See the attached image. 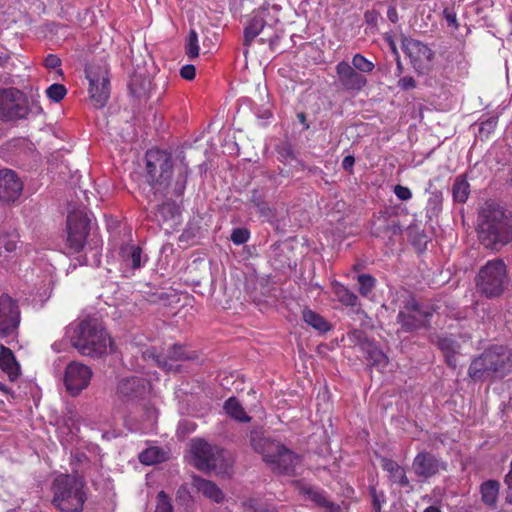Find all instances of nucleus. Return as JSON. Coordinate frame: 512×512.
I'll return each mask as SVG.
<instances>
[{"label": "nucleus", "instance_id": "49", "mask_svg": "<svg viewBox=\"0 0 512 512\" xmlns=\"http://www.w3.org/2000/svg\"><path fill=\"white\" fill-rule=\"evenodd\" d=\"M497 125V117H490L480 124L479 132L481 135L488 136Z\"/></svg>", "mask_w": 512, "mask_h": 512}, {"label": "nucleus", "instance_id": "57", "mask_svg": "<svg viewBox=\"0 0 512 512\" xmlns=\"http://www.w3.org/2000/svg\"><path fill=\"white\" fill-rule=\"evenodd\" d=\"M221 451H222L221 448L214 446V451H212V455H210V459L207 461L208 465H207V470L205 472L212 471V463L217 462V459H218L217 456H220Z\"/></svg>", "mask_w": 512, "mask_h": 512}, {"label": "nucleus", "instance_id": "60", "mask_svg": "<svg viewBox=\"0 0 512 512\" xmlns=\"http://www.w3.org/2000/svg\"><path fill=\"white\" fill-rule=\"evenodd\" d=\"M379 14L376 11H366L364 14L368 24H376Z\"/></svg>", "mask_w": 512, "mask_h": 512}, {"label": "nucleus", "instance_id": "39", "mask_svg": "<svg viewBox=\"0 0 512 512\" xmlns=\"http://www.w3.org/2000/svg\"><path fill=\"white\" fill-rule=\"evenodd\" d=\"M302 493L307 495L310 500L321 507L328 508L331 511L335 508L334 503L330 502L321 491L316 490L313 487H303Z\"/></svg>", "mask_w": 512, "mask_h": 512}, {"label": "nucleus", "instance_id": "6", "mask_svg": "<svg viewBox=\"0 0 512 512\" xmlns=\"http://www.w3.org/2000/svg\"><path fill=\"white\" fill-rule=\"evenodd\" d=\"M508 284L506 265L501 259L488 261L478 272L476 286L487 298L500 296Z\"/></svg>", "mask_w": 512, "mask_h": 512}, {"label": "nucleus", "instance_id": "50", "mask_svg": "<svg viewBox=\"0 0 512 512\" xmlns=\"http://www.w3.org/2000/svg\"><path fill=\"white\" fill-rule=\"evenodd\" d=\"M256 208L262 217H264L267 221L272 222L275 214L265 201L260 203Z\"/></svg>", "mask_w": 512, "mask_h": 512}, {"label": "nucleus", "instance_id": "27", "mask_svg": "<svg viewBox=\"0 0 512 512\" xmlns=\"http://www.w3.org/2000/svg\"><path fill=\"white\" fill-rule=\"evenodd\" d=\"M151 80L142 74L135 73L128 84L130 94L139 99H146L151 93Z\"/></svg>", "mask_w": 512, "mask_h": 512}, {"label": "nucleus", "instance_id": "40", "mask_svg": "<svg viewBox=\"0 0 512 512\" xmlns=\"http://www.w3.org/2000/svg\"><path fill=\"white\" fill-rule=\"evenodd\" d=\"M407 233L412 244L419 250L423 249L428 243V236L418 225H410L407 229Z\"/></svg>", "mask_w": 512, "mask_h": 512}, {"label": "nucleus", "instance_id": "7", "mask_svg": "<svg viewBox=\"0 0 512 512\" xmlns=\"http://www.w3.org/2000/svg\"><path fill=\"white\" fill-rule=\"evenodd\" d=\"M434 311L433 306L419 303L414 298H410L405 302L403 309L399 311L397 322L402 331L413 332L428 327Z\"/></svg>", "mask_w": 512, "mask_h": 512}, {"label": "nucleus", "instance_id": "63", "mask_svg": "<svg viewBox=\"0 0 512 512\" xmlns=\"http://www.w3.org/2000/svg\"><path fill=\"white\" fill-rule=\"evenodd\" d=\"M387 17L393 23H396L398 21V13L394 6H390L388 8Z\"/></svg>", "mask_w": 512, "mask_h": 512}, {"label": "nucleus", "instance_id": "46", "mask_svg": "<svg viewBox=\"0 0 512 512\" xmlns=\"http://www.w3.org/2000/svg\"><path fill=\"white\" fill-rule=\"evenodd\" d=\"M46 94L54 102H60L67 94V90L64 85L55 83L47 88Z\"/></svg>", "mask_w": 512, "mask_h": 512}, {"label": "nucleus", "instance_id": "58", "mask_svg": "<svg viewBox=\"0 0 512 512\" xmlns=\"http://www.w3.org/2000/svg\"><path fill=\"white\" fill-rule=\"evenodd\" d=\"M442 197L440 192L432 193V197L429 199V204L433 205V210L438 211L440 209Z\"/></svg>", "mask_w": 512, "mask_h": 512}, {"label": "nucleus", "instance_id": "55", "mask_svg": "<svg viewBox=\"0 0 512 512\" xmlns=\"http://www.w3.org/2000/svg\"><path fill=\"white\" fill-rule=\"evenodd\" d=\"M168 299H169L168 293L160 291V292H155V293L151 294L148 298V301L156 304V303H162V302L166 303V301Z\"/></svg>", "mask_w": 512, "mask_h": 512}, {"label": "nucleus", "instance_id": "37", "mask_svg": "<svg viewBox=\"0 0 512 512\" xmlns=\"http://www.w3.org/2000/svg\"><path fill=\"white\" fill-rule=\"evenodd\" d=\"M470 185L463 176L455 179L452 186L453 199L459 203H464L469 196Z\"/></svg>", "mask_w": 512, "mask_h": 512}, {"label": "nucleus", "instance_id": "12", "mask_svg": "<svg viewBox=\"0 0 512 512\" xmlns=\"http://www.w3.org/2000/svg\"><path fill=\"white\" fill-rule=\"evenodd\" d=\"M402 47L415 71L418 74H427L434 56L433 51L424 43L412 38H405Z\"/></svg>", "mask_w": 512, "mask_h": 512}, {"label": "nucleus", "instance_id": "22", "mask_svg": "<svg viewBox=\"0 0 512 512\" xmlns=\"http://www.w3.org/2000/svg\"><path fill=\"white\" fill-rule=\"evenodd\" d=\"M436 345L443 353L447 365L456 369L457 356L460 355L461 350L459 342L452 336H438Z\"/></svg>", "mask_w": 512, "mask_h": 512}, {"label": "nucleus", "instance_id": "54", "mask_svg": "<svg viewBox=\"0 0 512 512\" xmlns=\"http://www.w3.org/2000/svg\"><path fill=\"white\" fill-rule=\"evenodd\" d=\"M398 86L403 90H409L416 87V81L411 76H406L398 81Z\"/></svg>", "mask_w": 512, "mask_h": 512}, {"label": "nucleus", "instance_id": "59", "mask_svg": "<svg viewBox=\"0 0 512 512\" xmlns=\"http://www.w3.org/2000/svg\"><path fill=\"white\" fill-rule=\"evenodd\" d=\"M444 14V17L448 23L449 26H454V27H457V18H456V14L454 12H451L447 9L444 10L443 12Z\"/></svg>", "mask_w": 512, "mask_h": 512}, {"label": "nucleus", "instance_id": "52", "mask_svg": "<svg viewBox=\"0 0 512 512\" xmlns=\"http://www.w3.org/2000/svg\"><path fill=\"white\" fill-rule=\"evenodd\" d=\"M394 193L400 200H409L412 197V193L409 188L402 186V185H396L394 187Z\"/></svg>", "mask_w": 512, "mask_h": 512}, {"label": "nucleus", "instance_id": "3", "mask_svg": "<svg viewBox=\"0 0 512 512\" xmlns=\"http://www.w3.org/2000/svg\"><path fill=\"white\" fill-rule=\"evenodd\" d=\"M478 238L486 248L496 251L512 241V219L500 205L485 203L479 215Z\"/></svg>", "mask_w": 512, "mask_h": 512}, {"label": "nucleus", "instance_id": "4", "mask_svg": "<svg viewBox=\"0 0 512 512\" xmlns=\"http://www.w3.org/2000/svg\"><path fill=\"white\" fill-rule=\"evenodd\" d=\"M71 345L83 356L101 358L108 353L112 341L97 318H85L66 332Z\"/></svg>", "mask_w": 512, "mask_h": 512}, {"label": "nucleus", "instance_id": "38", "mask_svg": "<svg viewBox=\"0 0 512 512\" xmlns=\"http://www.w3.org/2000/svg\"><path fill=\"white\" fill-rule=\"evenodd\" d=\"M165 460V453L159 447H150L139 454V461L145 465H153Z\"/></svg>", "mask_w": 512, "mask_h": 512}, {"label": "nucleus", "instance_id": "19", "mask_svg": "<svg viewBox=\"0 0 512 512\" xmlns=\"http://www.w3.org/2000/svg\"><path fill=\"white\" fill-rule=\"evenodd\" d=\"M490 358L494 377H504L512 369V352L504 346H492L485 350Z\"/></svg>", "mask_w": 512, "mask_h": 512}, {"label": "nucleus", "instance_id": "31", "mask_svg": "<svg viewBox=\"0 0 512 512\" xmlns=\"http://www.w3.org/2000/svg\"><path fill=\"white\" fill-rule=\"evenodd\" d=\"M362 352L366 354V358L372 366L384 368L388 365V356L379 348L374 339L369 343V347Z\"/></svg>", "mask_w": 512, "mask_h": 512}, {"label": "nucleus", "instance_id": "1", "mask_svg": "<svg viewBox=\"0 0 512 512\" xmlns=\"http://www.w3.org/2000/svg\"><path fill=\"white\" fill-rule=\"evenodd\" d=\"M146 159V177L151 185L155 196H176L179 197L184 193L186 188L188 171L187 167L179 169L175 181L170 182L173 161L165 151L149 150L145 155Z\"/></svg>", "mask_w": 512, "mask_h": 512}, {"label": "nucleus", "instance_id": "8", "mask_svg": "<svg viewBox=\"0 0 512 512\" xmlns=\"http://www.w3.org/2000/svg\"><path fill=\"white\" fill-rule=\"evenodd\" d=\"M30 107L24 94L15 88L0 89V119L18 120L26 118Z\"/></svg>", "mask_w": 512, "mask_h": 512}, {"label": "nucleus", "instance_id": "14", "mask_svg": "<svg viewBox=\"0 0 512 512\" xmlns=\"http://www.w3.org/2000/svg\"><path fill=\"white\" fill-rule=\"evenodd\" d=\"M20 323V310L17 302L8 294L0 296V338L12 335Z\"/></svg>", "mask_w": 512, "mask_h": 512}, {"label": "nucleus", "instance_id": "25", "mask_svg": "<svg viewBox=\"0 0 512 512\" xmlns=\"http://www.w3.org/2000/svg\"><path fill=\"white\" fill-rule=\"evenodd\" d=\"M468 374L473 380H482L490 376L494 377L490 358L485 351L471 362Z\"/></svg>", "mask_w": 512, "mask_h": 512}, {"label": "nucleus", "instance_id": "36", "mask_svg": "<svg viewBox=\"0 0 512 512\" xmlns=\"http://www.w3.org/2000/svg\"><path fill=\"white\" fill-rule=\"evenodd\" d=\"M217 462L212 463V471L219 475L230 476L232 473L233 459L230 453L222 449L220 456H217Z\"/></svg>", "mask_w": 512, "mask_h": 512}, {"label": "nucleus", "instance_id": "11", "mask_svg": "<svg viewBox=\"0 0 512 512\" xmlns=\"http://www.w3.org/2000/svg\"><path fill=\"white\" fill-rule=\"evenodd\" d=\"M90 231V219L83 211H73L67 216V243L74 252H80Z\"/></svg>", "mask_w": 512, "mask_h": 512}, {"label": "nucleus", "instance_id": "33", "mask_svg": "<svg viewBox=\"0 0 512 512\" xmlns=\"http://www.w3.org/2000/svg\"><path fill=\"white\" fill-rule=\"evenodd\" d=\"M499 487L500 484L496 480H488L481 485V499L486 505L495 506L498 499Z\"/></svg>", "mask_w": 512, "mask_h": 512}, {"label": "nucleus", "instance_id": "13", "mask_svg": "<svg viewBox=\"0 0 512 512\" xmlns=\"http://www.w3.org/2000/svg\"><path fill=\"white\" fill-rule=\"evenodd\" d=\"M92 377V370L87 365L80 362H70L64 374V384L67 392L75 397L78 396L82 390L86 389Z\"/></svg>", "mask_w": 512, "mask_h": 512}, {"label": "nucleus", "instance_id": "41", "mask_svg": "<svg viewBox=\"0 0 512 512\" xmlns=\"http://www.w3.org/2000/svg\"><path fill=\"white\" fill-rule=\"evenodd\" d=\"M347 338L351 344L359 346L361 351L369 347V343L373 340L369 338L363 330L360 329H354L348 332Z\"/></svg>", "mask_w": 512, "mask_h": 512}, {"label": "nucleus", "instance_id": "56", "mask_svg": "<svg viewBox=\"0 0 512 512\" xmlns=\"http://www.w3.org/2000/svg\"><path fill=\"white\" fill-rule=\"evenodd\" d=\"M370 495L372 497V504L374 510H381V499L380 497H383V494L380 495L377 493L375 487H370Z\"/></svg>", "mask_w": 512, "mask_h": 512}, {"label": "nucleus", "instance_id": "20", "mask_svg": "<svg viewBox=\"0 0 512 512\" xmlns=\"http://www.w3.org/2000/svg\"><path fill=\"white\" fill-rule=\"evenodd\" d=\"M187 275L189 281L193 285L210 284L212 285L214 280L211 273V265L209 262L203 259L194 260L187 267Z\"/></svg>", "mask_w": 512, "mask_h": 512}, {"label": "nucleus", "instance_id": "47", "mask_svg": "<svg viewBox=\"0 0 512 512\" xmlns=\"http://www.w3.org/2000/svg\"><path fill=\"white\" fill-rule=\"evenodd\" d=\"M231 241L236 245H241L249 239V231L245 228H236L230 236Z\"/></svg>", "mask_w": 512, "mask_h": 512}, {"label": "nucleus", "instance_id": "5", "mask_svg": "<svg viewBox=\"0 0 512 512\" xmlns=\"http://www.w3.org/2000/svg\"><path fill=\"white\" fill-rule=\"evenodd\" d=\"M78 475L61 474L53 482V504L61 512H82L86 495Z\"/></svg>", "mask_w": 512, "mask_h": 512}, {"label": "nucleus", "instance_id": "53", "mask_svg": "<svg viewBox=\"0 0 512 512\" xmlns=\"http://www.w3.org/2000/svg\"><path fill=\"white\" fill-rule=\"evenodd\" d=\"M44 65L48 69H54L61 65V59L54 54H49L44 60Z\"/></svg>", "mask_w": 512, "mask_h": 512}, {"label": "nucleus", "instance_id": "42", "mask_svg": "<svg viewBox=\"0 0 512 512\" xmlns=\"http://www.w3.org/2000/svg\"><path fill=\"white\" fill-rule=\"evenodd\" d=\"M185 53L189 59L197 58L199 55L198 34L194 29H191L188 33Z\"/></svg>", "mask_w": 512, "mask_h": 512}, {"label": "nucleus", "instance_id": "2", "mask_svg": "<svg viewBox=\"0 0 512 512\" xmlns=\"http://www.w3.org/2000/svg\"><path fill=\"white\" fill-rule=\"evenodd\" d=\"M249 445L261 455L265 464L275 473L293 475L301 464V457L271 437L262 427H253L249 434Z\"/></svg>", "mask_w": 512, "mask_h": 512}, {"label": "nucleus", "instance_id": "51", "mask_svg": "<svg viewBox=\"0 0 512 512\" xmlns=\"http://www.w3.org/2000/svg\"><path fill=\"white\" fill-rule=\"evenodd\" d=\"M180 76L185 80H193L196 76V68L192 64L184 65L180 69Z\"/></svg>", "mask_w": 512, "mask_h": 512}, {"label": "nucleus", "instance_id": "44", "mask_svg": "<svg viewBox=\"0 0 512 512\" xmlns=\"http://www.w3.org/2000/svg\"><path fill=\"white\" fill-rule=\"evenodd\" d=\"M356 71L362 73H370L374 69V63L366 59L362 54H355L352 58V65Z\"/></svg>", "mask_w": 512, "mask_h": 512}, {"label": "nucleus", "instance_id": "62", "mask_svg": "<svg viewBox=\"0 0 512 512\" xmlns=\"http://www.w3.org/2000/svg\"><path fill=\"white\" fill-rule=\"evenodd\" d=\"M251 202L253 203V205L255 207H257L260 203L264 202L263 196L257 190H253L252 196H251Z\"/></svg>", "mask_w": 512, "mask_h": 512}, {"label": "nucleus", "instance_id": "45", "mask_svg": "<svg viewBox=\"0 0 512 512\" xmlns=\"http://www.w3.org/2000/svg\"><path fill=\"white\" fill-rule=\"evenodd\" d=\"M359 292L363 296H367L375 286V279L369 274L358 276Z\"/></svg>", "mask_w": 512, "mask_h": 512}, {"label": "nucleus", "instance_id": "64", "mask_svg": "<svg viewBox=\"0 0 512 512\" xmlns=\"http://www.w3.org/2000/svg\"><path fill=\"white\" fill-rule=\"evenodd\" d=\"M504 482L507 485L508 490L512 491V460H511V464H510V471L505 476Z\"/></svg>", "mask_w": 512, "mask_h": 512}, {"label": "nucleus", "instance_id": "16", "mask_svg": "<svg viewBox=\"0 0 512 512\" xmlns=\"http://www.w3.org/2000/svg\"><path fill=\"white\" fill-rule=\"evenodd\" d=\"M154 220L167 234L172 233L181 224V210L179 205L168 200L157 206Z\"/></svg>", "mask_w": 512, "mask_h": 512}, {"label": "nucleus", "instance_id": "21", "mask_svg": "<svg viewBox=\"0 0 512 512\" xmlns=\"http://www.w3.org/2000/svg\"><path fill=\"white\" fill-rule=\"evenodd\" d=\"M269 15L268 9H260L251 18L244 29L243 45L249 47L253 40L263 31L267 25L266 17Z\"/></svg>", "mask_w": 512, "mask_h": 512}, {"label": "nucleus", "instance_id": "34", "mask_svg": "<svg viewBox=\"0 0 512 512\" xmlns=\"http://www.w3.org/2000/svg\"><path fill=\"white\" fill-rule=\"evenodd\" d=\"M224 410L233 419L239 422H249V417L236 397L228 398L224 403Z\"/></svg>", "mask_w": 512, "mask_h": 512}, {"label": "nucleus", "instance_id": "30", "mask_svg": "<svg viewBox=\"0 0 512 512\" xmlns=\"http://www.w3.org/2000/svg\"><path fill=\"white\" fill-rule=\"evenodd\" d=\"M142 357L144 360L151 361L166 372H180L181 365H174L173 363H170L166 358H163V355L158 354L154 347L144 350L142 352Z\"/></svg>", "mask_w": 512, "mask_h": 512}, {"label": "nucleus", "instance_id": "15", "mask_svg": "<svg viewBox=\"0 0 512 512\" xmlns=\"http://www.w3.org/2000/svg\"><path fill=\"white\" fill-rule=\"evenodd\" d=\"M149 391L150 384L145 378L132 376L118 382L116 394L121 401L131 402L145 398Z\"/></svg>", "mask_w": 512, "mask_h": 512}, {"label": "nucleus", "instance_id": "29", "mask_svg": "<svg viewBox=\"0 0 512 512\" xmlns=\"http://www.w3.org/2000/svg\"><path fill=\"white\" fill-rule=\"evenodd\" d=\"M382 467L386 472L389 473V477L394 483H398L402 487H408L410 485V481L406 476L405 469L401 467L396 461L383 458Z\"/></svg>", "mask_w": 512, "mask_h": 512}, {"label": "nucleus", "instance_id": "61", "mask_svg": "<svg viewBox=\"0 0 512 512\" xmlns=\"http://www.w3.org/2000/svg\"><path fill=\"white\" fill-rule=\"evenodd\" d=\"M354 163H355L354 157L351 155H348V156L344 157V159L342 161V167L344 170L350 171L352 169Z\"/></svg>", "mask_w": 512, "mask_h": 512}, {"label": "nucleus", "instance_id": "35", "mask_svg": "<svg viewBox=\"0 0 512 512\" xmlns=\"http://www.w3.org/2000/svg\"><path fill=\"white\" fill-rule=\"evenodd\" d=\"M121 256L124 262L133 269L140 268L142 265V249L139 246L125 245L121 247Z\"/></svg>", "mask_w": 512, "mask_h": 512}, {"label": "nucleus", "instance_id": "28", "mask_svg": "<svg viewBox=\"0 0 512 512\" xmlns=\"http://www.w3.org/2000/svg\"><path fill=\"white\" fill-rule=\"evenodd\" d=\"M163 358L174 365H179L178 362L181 361H197L199 356L196 351L186 350L182 345L174 344L168 348Z\"/></svg>", "mask_w": 512, "mask_h": 512}, {"label": "nucleus", "instance_id": "23", "mask_svg": "<svg viewBox=\"0 0 512 512\" xmlns=\"http://www.w3.org/2000/svg\"><path fill=\"white\" fill-rule=\"evenodd\" d=\"M214 451V446L202 439L193 440L191 452L193 455V465L200 471L207 470V461Z\"/></svg>", "mask_w": 512, "mask_h": 512}, {"label": "nucleus", "instance_id": "24", "mask_svg": "<svg viewBox=\"0 0 512 512\" xmlns=\"http://www.w3.org/2000/svg\"><path fill=\"white\" fill-rule=\"evenodd\" d=\"M0 369L7 374L10 381H15L20 376V365L14 353L8 347L0 344Z\"/></svg>", "mask_w": 512, "mask_h": 512}, {"label": "nucleus", "instance_id": "26", "mask_svg": "<svg viewBox=\"0 0 512 512\" xmlns=\"http://www.w3.org/2000/svg\"><path fill=\"white\" fill-rule=\"evenodd\" d=\"M192 486L201 492L205 497L220 503L224 500L222 490L212 481L206 480L198 475H192Z\"/></svg>", "mask_w": 512, "mask_h": 512}, {"label": "nucleus", "instance_id": "48", "mask_svg": "<svg viewBox=\"0 0 512 512\" xmlns=\"http://www.w3.org/2000/svg\"><path fill=\"white\" fill-rule=\"evenodd\" d=\"M155 512H173L172 504L163 491L159 492L158 494V501Z\"/></svg>", "mask_w": 512, "mask_h": 512}, {"label": "nucleus", "instance_id": "9", "mask_svg": "<svg viewBox=\"0 0 512 512\" xmlns=\"http://www.w3.org/2000/svg\"><path fill=\"white\" fill-rule=\"evenodd\" d=\"M89 79L90 99L96 108L106 105L110 97L109 70L106 66H91L86 69Z\"/></svg>", "mask_w": 512, "mask_h": 512}, {"label": "nucleus", "instance_id": "18", "mask_svg": "<svg viewBox=\"0 0 512 512\" xmlns=\"http://www.w3.org/2000/svg\"><path fill=\"white\" fill-rule=\"evenodd\" d=\"M22 189L23 184L14 171L0 170V201L14 202L20 196Z\"/></svg>", "mask_w": 512, "mask_h": 512}, {"label": "nucleus", "instance_id": "32", "mask_svg": "<svg viewBox=\"0 0 512 512\" xmlns=\"http://www.w3.org/2000/svg\"><path fill=\"white\" fill-rule=\"evenodd\" d=\"M302 318L305 323L321 333H325L331 329L329 322L326 321L320 314L311 309L305 308L302 311Z\"/></svg>", "mask_w": 512, "mask_h": 512}, {"label": "nucleus", "instance_id": "43", "mask_svg": "<svg viewBox=\"0 0 512 512\" xmlns=\"http://www.w3.org/2000/svg\"><path fill=\"white\" fill-rule=\"evenodd\" d=\"M335 293L341 303H343L346 306H355L358 301V297L356 294H354L352 291H350L348 288H346L343 285H338L335 288Z\"/></svg>", "mask_w": 512, "mask_h": 512}, {"label": "nucleus", "instance_id": "17", "mask_svg": "<svg viewBox=\"0 0 512 512\" xmlns=\"http://www.w3.org/2000/svg\"><path fill=\"white\" fill-rule=\"evenodd\" d=\"M336 74L341 88L345 91L358 92L367 85L366 77L346 61L336 65Z\"/></svg>", "mask_w": 512, "mask_h": 512}, {"label": "nucleus", "instance_id": "10", "mask_svg": "<svg viewBox=\"0 0 512 512\" xmlns=\"http://www.w3.org/2000/svg\"><path fill=\"white\" fill-rule=\"evenodd\" d=\"M447 468L448 465L442 458L427 450L418 452L412 461V471L421 482L446 472Z\"/></svg>", "mask_w": 512, "mask_h": 512}]
</instances>
